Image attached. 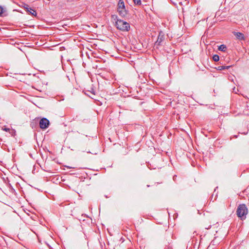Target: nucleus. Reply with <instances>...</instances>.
Here are the masks:
<instances>
[{"mask_svg":"<svg viewBox=\"0 0 249 249\" xmlns=\"http://www.w3.org/2000/svg\"><path fill=\"white\" fill-rule=\"evenodd\" d=\"M112 18L115 21V26L117 29L123 31H128L130 28L129 23L118 18L117 16L112 15Z\"/></svg>","mask_w":249,"mask_h":249,"instance_id":"f257e3e1","label":"nucleus"},{"mask_svg":"<svg viewBox=\"0 0 249 249\" xmlns=\"http://www.w3.org/2000/svg\"><path fill=\"white\" fill-rule=\"evenodd\" d=\"M248 213V208L245 204L239 205L236 210V214L241 220H244L246 218V215Z\"/></svg>","mask_w":249,"mask_h":249,"instance_id":"f03ea898","label":"nucleus"},{"mask_svg":"<svg viewBox=\"0 0 249 249\" xmlns=\"http://www.w3.org/2000/svg\"><path fill=\"white\" fill-rule=\"evenodd\" d=\"M164 40V33L160 31L159 34L157 38V41L155 43V47L158 49L159 47L161 45V43Z\"/></svg>","mask_w":249,"mask_h":249,"instance_id":"7ed1b4c3","label":"nucleus"},{"mask_svg":"<svg viewBox=\"0 0 249 249\" xmlns=\"http://www.w3.org/2000/svg\"><path fill=\"white\" fill-rule=\"evenodd\" d=\"M49 124V121L45 118H42L39 121V126L41 129H46L48 127Z\"/></svg>","mask_w":249,"mask_h":249,"instance_id":"20e7f679","label":"nucleus"},{"mask_svg":"<svg viewBox=\"0 0 249 249\" xmlns=\"http://www.w3.org/2000/svg\"><path fill=\"white\" fill-rule=\"evenodd\" d=\"M24 9H25L26 12H27L29 14H31L35 17L36 16L37 13L36 11L32 8L29 7L27 4L25 5V6H24Z\"/></svg>","mask_w":249,"mask_h":249,"instance_id":"39448f33","label":"nucleus"},{"mask_svg":"<svg viewBox=\"0 0 249 249\" xmlns=\"http://www.w3.org/2000/svg\"><path fill=\"white\" fill-rule=\"evenodd\" d=\"M232 33L236 36L237 39L240 40H245V36L243 33L237 32H233Z\"/></svg>","mask_w":249,"mask_h":249,"instance_id":"423d86ee","label":"nucleus"},{"mask_svg":"<svg viewBox=\"0 0 249 249\" xmlns=\"http://www.w3.org/2000/svg\"><path fill=\"white\" fill-rule=\"evenodd\" d=\"M117 11L119 15L122 18H125L127 15V11L126 10L125 8L122 9H117Z\"/></svg>","mask_w":249,"mask_h":249,"instance_id":"0eeeda50","label":"nucleus"},{"mask_svg":"<svg viewBox=\"0 0 249 249\" xmlns=\"http://www.w3.org/2000/svg\"><path fill=\"white\" fill-rule=\"evenodd\" d=\"M125 8L124 2L123 0H119L118 3L117 9H122Z\"/></svg>","mask_w":249,"mask_h":249,"instance_id":"6e6552de","label":"nucleus"},{"mask_svg":"<svg viewBox=\"0 0 249 249\" xmlns=\"http://www.w3.org/2000/svg\"><path fill=\"white\" fill-rule=\"evenodd\" d=\"M231 66H218L216 69L217 70H219V71H221V70H228L229 69Z\"/></svg>","mask_w":249,"mask_h":249,"instance_id":"1a4fd4ad","label":"nucleus"},{"mask_svg":"<svg viewBox=\"0 0 249 249\" xmlns=\"http://www.w3.org/2000/svg\"><path fill=\"white\" fill-rule=\"evenodd\" d=\"M226 49H227V47H226V45H225L224 44L221 45L218 47V50H219L220 51L225 52L226 50Z\"/></svg>","mask_w":249,"mask_h":249,"instance_id":"9d476101","label":"nucleus"},{"mask_svg":"<svg viewBox=\"0 0 249 249\" xmlns=\"http://www.w3.org/2000/svg\"><path fill=\"white\" fill-rule=\"evenodd\" d=\"M213 59L214 61L217 62L219 60V56L217 54H214L213 56Z\"/></svg>","mask_w":249,"mask_h":249,"instance_id":"9b49d317","label":"nucleus"},{"mask_svg":"<svg viewBox=\"0 0 249 249\" xmlns=\"http://www.w3.org/2000/svg\"><path fill=\"white\" fill-rule=\"evenodd\" d=\"M135 4L140 5L141 4V0H133Z\"/></svg>","mask_w":249,"mask_h":249,"instance_id":"f8f14e48","label":"nucleus"},{"mask_svg":"<svg viewBox=\"0 0 249 249\" xmlns=\"http://www.w3.org/2000/svg\"><path fill=\"white\" fill-rule=\"evenodd\" d=\"M88 92H90L93 94V95H95L94 90L92 88L91 89V90H88Z\"/></svg>","mask_w":249,"mask_h":249,"instance_id":"ddd939ff","label":"nucleus"},{"mask_svg":"<svg viewBox=\"0 0 249 249\" xmlns=\"http://www.w3.org/2000/svg\"><path fill=\"white\" fill-rule=\"evenodd\" d=\"M2 129L6 132H9L10 131V128H2Z\"/></svg>","mask_w":249,"mask_h":249,"instance_id":"4468645a","label":"nucleus"},{"mask_svg":"<svg viewBox=\"0 0 249 249\" xmlns=\"http://www.w3.org/2000/svg\"><path fill=\"white\" fill-rule=\"evenodd\" d=\"M3 8L0 6V15H1L3 13Z\"/></svg>","mask_w":249,"mask_h":249,"instance_id":"2eb2a0df","label":"nucleus"},{"mask_svg":"<svg viewBox=\"0 0 249 249\" xmlns=\"http://www.w3.org/2000/svg\"><path fill=\"white\" fill-rule=\"evenodd\" d=\"M211 227V225H209L208 227H206L205 229H209Z\"/></svg>","mask_w":249,"mask_h":249,"instance_id":"dca6fc26","label":"nucleus"},{"mask_svg":"<svg viewBox=\"0 0 249 249\" xmlns=\"http://www.w3.org/2000/svg\"><path fill=\"white\" fill-rule=\"evenodd\" d=\"M83 66L84 68L86 67V63H85L83 62Z\"/></svg>","mask_w":249,"mask_h":249,"instance_id":"f3484780","label":"nucleus"},{"mask_svg":"<svg viewBox=\"0 0 249 249\" xmlns=\"http://www.w3.org/2000/svg\"><path fill=\"white\" fill-rule=\"evenodd\" d=\"M165 249H171L169 247H167Z\"/></svg>","mask_w":249,"mask_h":249,"instance_id":"a211bd4d","label":"nucleus"},{"mask_svg":"<svg viewBox=\"0 0 249 249\" xmlns=\"http://www.w3.org/2000/svg\"><path fill=\"white\" fill-rule=\"evenodd\" d=\"M84 93H85V94L88 95V94L87 93H86V92H84Z\"/></svg>","mask_w":249,"mask_h":249,"instance_id":"6ab92c4d","label":"nucleus"}]
</instances>
